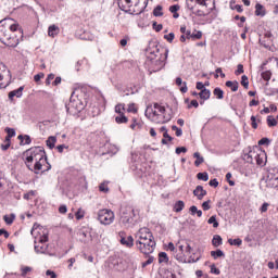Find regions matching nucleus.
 Here are the masks:
<instances>
[{
    "label": "nucleus",
    "mask_w": 278,
    "mask_h": 278,
    "mask_svg": "<svg viewBox=\"0 0 278 278\" xmlns=\"http://www.w3.org/2000/svg\"><path fill=\"white\" fill-rule=\"evenodd\" d=\"M24 162L28 170H34L36 175H39L40 172L47 173V170H51V164L47 161V152L42 147L26 150L24 152Z\"/></svg>",
    "instance_id": "nucleus-1"
},
{
    "label": "nucleus",
    "mask_w": 278,
    "mask_h": 278,
    "mask_svg": "<svg viewBox=\"0 0 278 278\" xmlns=\"http://www.w3.org/2000/svg\"><path fill=\"white\" fill-rule=\"evenodd\" d=\"M136 247L143 255H151L155 251V238L147 227L140 228L135 235Z\"/></svg>",
    "instance_id": "nucleus-2"
},
{
    "label": "nucleus",
    "mask_w": 278,
    "mask_h": 278,
    "mask_svg": "<svg viewBox=\"0 0 278 278\" xmlns=\"http://www.w3.org/2000/svg\"><path fill=\"white\" fill-rule=\"evenodd\" d=\"M30 233L33 238L35 239L34 244H35V252L36 253H41L43 255H53L49 251V229L35 224L33 226V229L30 230Z\"/></svg>",
    "instance_id": "nucleus-3"
},
{
    "label": "nucleus",
    "mask_w": 278,
    "mask_h": 278,
    "mask_svg": "<svg viewBox=\"0 0 278 278\" xmlns=\"http://www.w3.org/2000/svg\"><path fill=\"white\" fill-rule=\"evenodd\" d=\"M146 116H149L152 123L161 125H164V123H168V121H170V115L166 114V108L160 103H154L153 108H148L146 111Z\"/></svg>",
    "instance_id": "nucleus-4"
},
{
    "label": "nucleus",
    "mask_w": 278,
    "mask_h": 278,
    "mask_svg": "<svg viewBox=\"0 0 278 278\" xmlns=\"http://www.w3.org/2000/svg\"><path fill=\"white\" fill-rule=\"evenodd\" d=\"M243 160L248 164H256L257 166H264L266 164V151L260 147L254 146L248 153L243 155Z\"/></svg>",
    "instance_id": "nucleus-5"
},
{
    "label": "nucleus",
    "mask_w": 278,
    "mask_h": 278,
    "mask_svg": "<svg viewBox=\"0 0 278 278\" xmlns=\"http://www.w3.org/2000/svg\"><path fill=\"white\" fill-rule=\"evenodd\" d=\"M139 214L138 211L131 206H123L121 208V223L124 227H134L138 223Z\"/></svg>",
    "instance_id": "nucleus-6"
},
{
    "label": "nucleus",
    "mask_w": 278,
    "mask_h": 278,
    "mask_svg": "<svg viewBox=\"0 0 278 278\" xmlns=\"http://www.w3.org/2000/svg\"><path fill=\"white\" fill-rule=\"evenodd\" d=\"M167 58H168V50H166L164 54L160 53V51L156 50V53L151 52V56H149L152 64L154 65L153 68L155 72L162 71V68L166 66Z\"/></svg>",
    "instance_id": "nucleus-7"
},
{
    "label": "nucleus",
    "mask_w": 278,
    "mask_h": 278,
    "mask_svg": "<svg viewBox=\"0 0 278 278\" xmlns=\"http://www.w3.org/2000/svg\"><path fill=\"white\" fill-rule=\"evenodd\" d=\"M114 212L110 208H102L98 211V220L101 225H112L114 223Z\"/></svg>",
    "instance_id": "nucleus-8"
},
{
    "label": "nucleus",
    "mask_w": 278,
    "mask_h": 278,
    "mask_svg": "<svg viewBox=\"0 0 278 278\" xmlns=\"http://www.w3.org/2000/svg\"><path fill=\"white\" fill-rule=\"evenodd\" d=\"M265 182L267 188H278V167H270L267 170Z\"/></svg>",
    "instance_id": "nucleus-9"
},
{
    "label": "nucleus",
    "mask_w": 278,
    "mask_h": 278,
    "mask_svg": "<svg viewBox=\"0 0 278 278\" xmlns=\"http://www.w3.org/2000/svg\"><path fill=\"white\" fill-rule=\"evenodd\" d=\"M117 5L123 12H131V8H138L140 0H117Z\"/></svg>",
    "instance_id": "nucleus-10"
},
{
    "label": "nucleus",
    "mask_w": 278,
    "mask_h": 278,
    "mask_svg": "<svg viewBox=\"0 0 278 278\" xmlns=\"http://www.w3.org/2000/svg\"><path fill=\"white\" fill-rule=\"evenodd\" d=\"M118 240L123 247H127L128 249H131L134 247V237L128 236L126 231H119L118 232Z\"/></svg>",
    "instance_id": "nucleus-11"
},
{
    "label": "nucleus",
    "mask_w": 278,
    "mask_h": 278,
    "mask_svg": "<svg viewBox=\"0 0 278 278\" xmlns=\"http://www.w3.org/2000/svg\"><path fill=\"white\" fill-rule=\"evenodd\" d=\"M73 97H75V92L72 93L70 103L66 106L67 112H71V109L73 108L76 110V112H81V110H84V103H81L79 99H73Z\"/></svg>",
    "instance_id": "nucleus-12"
},
{
    "label": "nucleus",
    "mask_w": 278,
    "mask_h": 278,
    "mask_svg": "<svg viewBox=\"0 0 278 278\" xmlns=\"http://www.w3.org/2000/svg\"><path fill=\"white\" fill-rule=\"evenodd\" d=\"M8 70L3 65V63H0V89L8 88V80H5V75H8Z\"/></svg>",
    "instance_id": "nucleus-13"
},
{
    "label": "nucleus",
    "mask_w": 278,
    "mask_h": 278,
    "mask_svg": "<svg viewBox=\"0 0 278 278\" xmlns=\"http://www.w3.org/2000/svg\"><path fill=\"white\" fill-rule=\"evenodd\" d=\"M261 45L265 47V49H268L270 45H273V33L271 31H266L264 34V37L260 39Z\"/></svg>",
    "instance_id": "nucleus-14"
},
{
    "label": "nucleus",
    "mask_w": 278,
    "mask_h": 278,
    "mask_svg": "<svg viewBox=\"0 0 278 278\" xmlns=\"http://www.w3.org/2000/svg\"><path fill=\"white\" fill-rule=\"evenodd\" d=\"M197 2L199 5H203L204 8H207L210 12L216 9V0H197Z\"/></svg>",
    "instance_id": "nucleus-15"
},
{
    "label": "nucleus",
    "mask_w": 278,
    "mask_h": 278,
    "mask_svg": "<svg viewBox=\"0 0 278 278\" xmlns=\"http://www.w3.org/2000/svg\"><path fill=\"white\" fill-rule=\"evenodd\" d=\"M193 194L199 201H202L203 197L207 194V191L203 189V186H197L193 190Z\"/></svg>",
    "instance_id": "nucleus-16"
},
{
    "label": "nucleus",
    "mask_w": 278,
    "mask_h": 278,
    "mask_svg": "<svg viewBox=\"0 0 278 278\" xmlns=\"http://www.w3.org/2000/svg\"><path fill=\"white\" fill-rule=\"evenodd\" d=\"M23 90H25L24 87H20L11 92H9V99L12 101L14 99V97H16L17 99H21L23 97Z\"/></svg>",
    "instance_id": "nucleus-17"
},
{
    "label": "nucleus",
    "mask_w": 278,
    "mask_h": 278,
    "mask_svg": "<svg viewBox=\"0 0 278 278\" xmlns=\"http://www.w3.org/2000/svg\"><path fill=\"white\" fill-rule=\"evenodd\" d=\"M2 45H5V47H18V38L9 36Z\"/></svg>",
    "instance_id": "nucleus-18"
},
{
    "label": "nucleus",
    "mask_w": 278,
    "mask_h": 278,
    "mask_svg": "<svg viewBox=\"0 0 278 278\" xmlns=\"http://www.w3.org/2000/svg\"><path fill=\"white\" fill-rule=\"evenodd\" d=\"M14 23L13 18L5 17L4 20L0 21V29H10V25Z\"/></svg>",
    "instance_id": "nucleus-19"
},
{
    "label": "nucleus",
    "mask_w": 278,
    "mask_h": 278,
    "mask_svg": "<svg viewBox=\"0 0 278 278\" xmlns=\"http://www.w3.org/2000/svg\"><path fill=\"white\" fill-rule=\"evenodd\" d=\"M58 34H60V27H58L56 25L49 26L48 36H50V38H55Z\"/></svg>",
    "instance_id": "nucleus-20"
},
{
    "label": "nucleus",
    "mask_w": 278,
    "mask_h": 278,
    "mask_svg": "<svg viewBox=\"0 0 278 278\" xmlns=\"http://www.w3.org/2000/svg\"><path fill=\"white\" fill-rule=\"evenodd\" d=\"M255 16H266V8L264 5L256 3L255 4Z\"/></svg>",
    "instance_id": "nucleus-21"
},
{
    "label": "nucleus",
    "mask_w": 278,
    "mask_h": 278,
    "mask_svg": "<svg viewBox=\"0 0 278 278\" xmlns=\"http://www.w3.org/2000/svg\"><path fill=\"white\" fill-rule=\"evenodd\" d=\"M226 87L230 88L232 92H238V88H240V84H238V81L228 80L226 81Z\"/></svg>",
    "instance_id": "nucleus-22"
},
{
    "label": "nucleus",
    "mask_w": 278,
    "mask_h": 278,
    "mask_svg": "<svg viewBox=\"0 0 278 278\" xmlns=\"http://www.w3.org/2000/svg\"><path fill=\"white\" fill-rule=\"evenodd\" d=\"M3 220H4L5 225H12L14 223V220H16V214L11 213L9 215H4Z\"/></svg>",
    "instance_id": "nucleus-23"
},
{
    "label": "nucleus",
    "mask_w": 278,
    "mask_h": 278,
    "mask_svg": "<svg viewBox=\"0 0 278 278\" xmlns=\"http://www.w3.org/2000/svg\"><path fill=\"white\" fill-rule=\"evenodd\" d=\"M199 97L203 101H207V99L212 97V92L210 91V89H203L202 91L199 92Z\"/></svg>",
    "instance_id": "nucleus-24"
},
{
    "label": "nucleus",
    "mask_w": 278,
    "mask_h": 278,
    "mask_svg": "<svg viewBox=\"0 0 278 278\" xmlns=\"http://www.w3.org/2000/svg\"><path fill=\"white\" fill-rule=\"evenodd\" d=\"M179 10H180L179 4H174L169 7V12L173 14L174 18H179V13H177L179 12Z\"/></svg>",
    "instance_id": "nucleus-25"
},
{
    "label": "nucleus",
    "mask_w": 278,
    "mask_h": 278,
    "mask_svg": "<svg viewBox=\"0 0 278 278\" xmlns=\"http://www.w3.org/2000/svg\"><path fill=\"white\" fill-rule=\"evenodd\" d=\"M189 212L191 214V216H198V218H201V216H203V211L199 210L197 206L192 205L190 208H189Z\"/></svg>",
    "instance_id": "nucleus-26"
},
{
    "label": "nucleus",
    "mask_w": 278,
    "mask_h": 278,
    "mask_svg": "<svg viewBox=\"0 0 278 278\" xmlns=\"http://www.w3.org/2000/svg\"><path fill=\"white\" fill-rule=\"evenodd\" d=\"M213 94L214 97H216V99H225V91H223V89H220L219 87H216L214 90H213Z\"/></svg>",
    "instance_id": "nucleus-27"
},
{
    "label": "nucleus",
    "mask_w": 278,
    "mask_h": 278,
    "mask_svg": "<svg viewBox=\"0 0 278 278\" xmlns=\"http://www.w3.org/2000/svg\"><path fill=\"white\" fill-rule=\"evenodd\" d=\"M10 33H8V29L5 28H0V42H3L5 41L7 38H10Z\"/></svg>",
    "instance_id": "nucleus-28"
},
{
    "label": "nucleus",
    "mask_w": 278,
    "mask_h": 278,
    "mask_svg": "<svg viewBox=\"0 0 278 278\" xmlns=\"http://www.w3.org/2000/svg\"><path fill=\"white\" fill-rule=\"evenodd\" d=\"M193 157H195L194 166H197V167H199L200 164H203V162H205V159H203V156H201V153H199V152H195L193 154Z\"/></svg>",
    "instance_id": "nucleus-29"
},
{
    "label": "nucleus",
    "mask_w": 278,
    "mask_h": 278,
    "mask_svg": "<svg viewBox=\"0 0 278 278\" xmlns=\"http://www.w3.org/2000/svg\"><path fill=\"white\" fill-rule=\"evenodd\" d=\"M58 142V138L51 136L47 139L46 143L49 149H55V143Z\"/></svg>",
    "instance_id": "nucleus-30"
},
{
    "label": "nucleus",
    "mask_w": 278,
    "mask_h": 278,
    "mask_svg": "<svg viewBox=\"0 0 278 278\" xmlns=\"http://www.w3.org/2000/svg\"><path fill=\"white\" fill-rule=\"evenodd\" d=\"M213 247H220L223 244V237L220 235H215L212 239Z\"/></svg>",
    "instance_id": "nucleus-31"
},
{
    "label": "nucleus",
    "mask_w": 278,
    "mask_h": 278,
    "mask_svg": "<svg viewBox=\"0 0 278 278\" xmlns=\"http://www.w3.org/2000/svg\"><path fill=\"white\" fill-rule=\"evenodd\" d=\"M267 122V127H277V118H275V116L269 115L266 118Z\"/></svg>",
    "instance_id": "nucleus-32"
},
{
    "label": "nucleus",
    "mask_w": 278,
    "mask_h": 278,
    "mask_svg": "<svg viewBox=\"0 0 278 278\" xmlns=\"http://www.w3.org/2000/svg\"><path fill=\"white\" fill-rule=\"evenodd\" d=\"M184 207H186V203H184V201L179 200L174 205V212L179 213L184 210Z\"/></svg>",
    "instance_id": "nucleus-33"
},
{
    "label": "nucleus",
    "mask_w": 278,
    "mask_h": 278,
    "mask_svg": "<svg viewBox=\"0 0 278 278\" xmlns=\"http://www.w3.org/2000/svg\"><path fill=\"white\" fill-rule=\"evenodd\" d=\"M129 119L127 118V116H125V113H121L119 116L115 117V123H117L118 125H122L123 123H127Z\"/></svg>",
    "instance_id": "nucleus-34"
},
{
    "label": "nucleus",
    "mask_w": 278,
    "mask_h": 278,
    "mask_svg": "<svg viewBox=\"0 0 278 278\" xmlns=\"http://www.w3.org/2000/svg\"><path fill=\"white\" fill-rule=\"evenodd\" d=\"M18 140H21V144H31V138L28 135H20Z\"/></svg>",
    "instance_id": "nucleus-35"
},
{
    "label": "nucleus",
    "mask_w": 278,
    "mask_h": 278,
    "mask_svg": "<svg viewBox=\"0 0 278 278\" xmlns=\"http://www.w3.org/2000/svg\"><path fill=\"white\" fill-rule=\"evenodd\" d=\"M228 244H230V247H242V239H228Z\"/></svg>",
    "instance_id": "nucleus-36"
},
{
    "label": "nucleus",
    "mask_w": 278,
    "mask_h": 278,
    "mask_svg": "<svg viewBox=\"0 0 278 278\" xmlns=\"http://www.w3.org/2000/svg\"><path fill=\"white\" fill-rule=\"evenodd\" d=\"M262 79H264V81H270V77H273V73L270 71H265L261 74ZM266 83V86H268V84Z\"/></svg>",
    "instance_id": "nucleus-37"
},
{
    "label": "nucleus",
    "mask_w": 278,
    "mask_h": 278,
    "mask_svg": "<svg viewBox=\"0 0 278 278\" xmlns=\"http://www.w3.org/2000/svg\"><path fill=\"white\" fill-rule=\"evenodd\" d=\"M211 256L218 260V257H225V252L223 250L211 251Z\"/></svg>",
    "instance_id": "nucleus-38"
},
{
    "label": "nucleus",
    "mask_w": 278,
    "mask_h": 278,
    "mask_svg": "<svg viewBox=\"0 0 278 278\" xmlns=\"http://www.w3.org/2000/svg\"><path fill=\"white\" fill-rule=\"evenodd\" d=\"M198 3L199 2H197V0H187L186 5L192 12L197 8Z\"/></svg>",
    "instance_id": "nucleus-39"
},
{
    "label": "nucleus",
    "mask_w": 278,
    "mask_h": 278,
    "mask_svg": "<svg viewBox=\"0 0 278 278\" xmlns=\"http://www.w3.org/2000/svg\"><path fill=\"white\" fill-rule=\"evenodd\" d=\"M159 262H160V264H164V263L168 262V254H166V252H161L159 254Z\"/></svg>",
    "instance_id": "nucleus-40"
},
{
    "label": "nucleus",
    "mask_w": 278,
    "mask_h": 278,
    "mask_svg": "<svg viewBox=\"0 0 278 278\" xmlns=\"http://www.w3.org/2000/svg\"><path fill=\"white\" fill-rule=\"evenodd\" d=\"M208 225H213L214 229L218 228V220H216V215H213L207 220Z\"/></svg>",
    "instance_id": "nucleus-41"
},
{
    "label": "nucleus",
    "mask_w": 278,
    "mask_h": 278,
    "mask_svg": "<svg viewBox=\"0 0 278 278\" xmlns=\"http://www.w3.org/2000/svg\"><path fill=\"white\" fill-rule=\"evenodd\" d=\"M162 10H163L162 5H156L155 9L153 10V15L164 16V12H162Z\"/></svg>",
    "instance_id": "nucleus-42"
},
{
    "label": "nucleus",
    "mask_w": 278,
    "mask_h": 278,
    "mask_svg": "<svg viewBox=\"0 0 278 278\" xmlns=\"http://www.w3.org/2000/svg\"><path fill=\"white\" fill-rule=\"evenodd\" d=\"M180 31L182 33V36H186L187 40H190V36H192V33L188 30L186 26H181Z\"/></svg>",
    "instance_id": "nucleus-43"
},
{
    "label": "nucleus",
    "mask_w": 278,
    "mask_h": 278,
    "mask_svg": "<svg viewBox=\"0 0 278 278\" xmlns=\"http://www.w3.org/2000/svg\"><path fill=\"white\" fill-rule=\"evenodd\" d=\"M265 94H267V97H273L275 94H278V88H267L265 90Z\"/></svg>",
    "instance_id": "nucleus-44"
},
{
    "label": "nucleus",
    "mask_w": 278,
    "mask_h": 278,
    "mask_svg": "<svg viewBox=\"0 0 278 278\" xmlns=\"http://www.w3.org/2000/svg\"><path fill=\"white\" fill-rule=\"evenodd\" d=\"M190 38L192 40H201V38H203V33L198 30L197 33L191 34Z\"/></svg>",
    "instance_id": "nucleus-45"
},
{
    "label": "nucleus",
    "mask_w": 278,
    "mask_h": 278,
    "mask_svg": "<svg viewBox=\"0 0 278 278\" xmlns=\"http://www.w3.org/2000/svg\"><path fill=\"white\" fill-rule=\"evenodd\" d=\"M198 179H200L201 181H207V179H210V175H207V173H198L197 174Z\"/></svg>",
    "instance_id": "nucleus-46"
},
{
    "label": "nucleus",
    "mask_w": 278,
    "mask_h": 278,
    "mask_svg": "<svg viewBox=\"0 0 278 278\" xmlns=\"http://www.w3.org/2000/svg\"><path fill=\"white\" fill-rule=\"evenodd\" d=\"M5 131L8 134L5 138H9V140L11 138H14V136H16V130H14V128H5Z\"/></svg>",
    "instance_id": "nucleus-47"
},
{
    "label": "nucleus",
    "mask_w": 278,
    "mask_h": 278,
    "mask_svg": "<svg viewBox=\"0 0 278 278\" xmlns=\"http://www.w3.org/2000/svg\"><path fill=\"white\" fill-rule=\"evenodd\" d=\"M241 86H243L245 89H249V77H247V75L241 77Z\"/></svg>",
    "instance_id": "nucleus-48"
},
{
    "label": "nucleus",
    "mask_w": 278,
    "mask_h": 278,
    "mask_svg": "<svg viewBox=\"0 0 278 278\" xmlns=\"http://www.w3.org/2000/svg\"><path fill=\"white\" fill-rule=\"evenodd\" d=\"M172 130L176 131L177 138L184 136V130H181V128L177 127L176 125L172 126Z\"/></svg>",
    "instance_id": "nucleus-49"
},
{
    "label": "nucleus",
    "mask_w": 278,
    "mask_h": 278,
    "mask_svg": "<svg viewBox=\"0 0 278 278\" xmlns=\"http://www.w3.org/2000/svg\"><path fill=\"white\" fill-rule=\"evenodd\" d=\"M10 144H11L10 139H9V138H5V139H4V143L1 144L2 151H8V149H10Z\"/></svg>",
    "instance_id": "nucleus-50"
},
{
    "label": "nucleus",
    "mask_w": 278,
    "mask_h": 278,
    "mask_svg": "<svg viewBox=\"0 0 278 278\" xmlns=\"http://www.w3.org/2000/svg\"><path fill=\"white\" fill-rule=\"evenodd\" d=\"M99 190H100V192H104V193L110 192V188L108 187L106 182L100 184Z\"/></svg>",
    "instance_id": "nucleus-51"
},
{
    "label": "nucleus",
    "mask_w": 278,
    "mask_h": 278,
    "mask_svg": "<svg viewBox=\"0 0 278 278\" xmlns=\"http://www.w3.org/2000/svg\"><path fill=\"white\" fill-rule=\"evenodd\" d=\"M54 79H55V75L49 74L46 78V86H51V81H53Z\"/></svg>",
    "instance_id": "nucleus-52"
},
{
    "label": "nucleus",
    "mask_w": 278,
    "mask_h": 278,
    "mask_svg": "<svg viewBox=\"0 0 278 278\" xmlns=\"http://www.w3.org/2000/svg\"><path fill=\"white\" fill-rule=\"evenodd\" d=\"M124 110H125V105H124V104H117V105L115 106V112H116V114H124V113H123Z\"/></svg>",
    "instance_id": "nucleus-53"
},
{
    "label": "nucleus",
    "mask_w": 278,
    "mask_h": 278,
    "mask_svg": "<svg viewBox=\"0 0 278 278\" xmlns=\"http://www.w3.org/2000/svg\"><path fill=\"white\" fill-rule=\"evenodd\" d=\"M164 39L167 40V42H173V40H175V33H169L168 35H164Z\"/></svg>",
    "instance_id": "nucleus-54"
},
{
    "label": "nucleus",
    "mask_w": 278,
    "mask_h": 278,
    "mask_svg": "<svg viewBox=\"0 0 278 278\" xmlns=\"http://www.w3.org/2000/svg\"><path fill=\"white\" fill-rule=\"evenodd\" d=\"M270 204H268V202H264L263 205L260 208L261 214H264L266 212H268V207Z\"/></svg>",
    "instance_id": "nucleus-55"
},
{
    "label": "nucleus",
    "mask_w": 278,
    "mask_h": 278,
    "mask_svg": "<svg viewBox=\"0 0 278 278\" xmlns=\"http://www.w3.org/2000/svg\"><path fill=\"white\" fill-rule=\"evenodd\" d=\"M242 73H244V65L238 64L235 75H242Z\"/></svg>",
    "instance_id": "nucleus-56"
},
{
    "label": "nucleus",
    "mask_w": 278,
    "mask_h": 278,
    "mask_svg": "<svg viewBox=\"0 0 278 278\" xmlns=\"http://www.w3.org/2000/svg\"><path fill=\"white\" fill-rule=\"evenodd\" d=\"M75 216H76V219H77V220H81V218H84V216H85V213H84V211H83L81 208H79V210L76 212Z\"/></svg>",
    "instance_id": "nucleus-57"
},
{
    "label": "nucleus",
    "mask_w": 278,
    "mask_h": 278,
    "mask_svg": "<svg viewBox=\"0 0 278 278\" xmlns=\"http://www.w3.org/2000/svg\"><path fill=\"white\" fill-rule=\"evenodd\" d=\"M192 14H194L195 16H205V12H203L202 10L199 9H193V11H191Z\"/></svg>",
    "instance_id": "nucleus-58"
},
{
    "label": "nucleus",
    "mask_w": 278,
    "mask_h": 278,
    "mask_svg": "<svg viewBox=\"0 0 278 278\" xmlns=\"http://www.w3.org/2000/svg\"><path fill=\"white\" fill-rule=\"evenodd\" d=\"M231 173L226 174V181H228L229 186H236V181L231 180Z\"/></svg>",
    "instance_id": "nucleus-59"
},
{
    "label": "nucleus",
    "mask_w": 278,
    "mask_h": 278,
    "mask_svg": "<svg viewBox=\"0 0 278 278\" xmlns=\"http://www.w3.org/2000/svg\"><path fill=\"white\" fill-rule=\"evenodd\" d=\"M10 31H18V23H11V25L9 26Z\"/></svg>",
    "instance_id": "nucleus-60"
},
{
    "label": "nucleus",
    "mask_w": 278,
    "mask_h": 278,
    "mask_svg": "<svg viewBox=\"0 0 278 278\" xmlns=\"http://www.w3.org/2000/svg\"><path fill=\"white\" fill-rule=\"evenodd\" d=\"M251 125L253 129H257V118L255 117V115L251 116Z\"/></svg>",
    "instance_id": "nucleus-61"
},
{
    "label": "nucleus",
    "mask_w": 278,
    "mask_h": 278,
    "mask_svg": "<svg viewBox=\"0 0 278 278\" xmlns=\"http://www.w3.org/2000/svg\"><path fill=\"white\" fill-rule=\"evenodd\" d=\"M210 203H211L210 200L202 203V208L204 210V212H207V210H211L212 206H210Z\"/></svg>",
    "instance_id": "nucleus-62"
},
{
    "label": "nucleus",
    "mask_w": 278,
    "mask_h": 278,
    "mask_svg": "<svg viewBox=\"0 0 278 278\" xmlns=\"http://www.w3.org/2000/svg\"><path fill=\"white\" fill-rule=\"evenodd\" d=\"M264 144H270V139L268 138H262L260 141H258V146L262 147Z\"/></svg>",
    "instance_id": "nucleus-63"
},
{
    "label": "nucleus",
    "mask_w": 278,
    "mask_h": 278,
    "mask_svg": "<svg viewBox=\"0 0 278 278\" xmlns=\"http://www.w3.org/2000/svg\"><path fill=\"white\" fill-rule=\"evenodd\" d=\"M152 27H153V29H155L156 31H160L161 29L164 28V26H163L162 24H157V22H154V23L152 24Z\"/></svg>",
    "instance_id": "nucleus-64"
}]
</instances>
